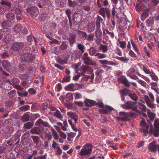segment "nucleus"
<instances>
[{"label": "nucleus", "mask_w": 159, "mask_h": 159, "mask_svg": "<svg viewBox=\"0 0 159 159\" xmlns=\"http://www.w3.org/2000/svg\"><path fill=\"white\" fill-rule=\"evenodd\" d=\"M93 146L91 143H88L82 146L79 155L81 156H86L90 155L92 152Z\"/></svg>", "instance_id": "obj_1"}, {"label": "nucleus", "mask_w": 159, "mask_h": 159, "mask_svg": "<svg viewBox=\"0 0 159 159\" xmlns=\"http://www.w3.org/2000/svg\"><path fill=\"white\" fill-rule=\"evenodd\" d=\"M122 107L125 109L132 111L135 110L137 109L136 102L131 101L127 102L125 104L121 105Z\"/></svg>", "instance_id": "obj_2"}, {"label": "nucleus", "mask_w": 159, "mask_h": 159, "mask_svg": "<svg viewBox=\"0 0 159 159\" xmlns=\"http://www.w3.org/2000/svg\"><path fill=\"white\" fill-rule=\"evenodd\" d=\"M35 57L32 54L30 53H26L21 56V61L24 62L27 61L33 62L35 59Z\"/></svg>", "instance_id": "obj_3"}, {"label": "nucleus", "mask_w": 159, "mask_h": 159, "mask_svg": "<svg viewBox=\"0 0 159 159\" xmlns=\"http://www.w3.org/2000/svg\"><path fill=\"white\" fill-rule=\"evenodd\" d=\"M157 141L155 140L153 141L148 144V150L150 152L156 153L157 152Z\"/></svg>", "instance_id": "obj_4"}, {"label": "nucleus", "mask_w": 159, "mask_h": 159, "mask_svg": "<svg viewBox=\"0 0 159 159\" xmlns=\"http://www.w3.org/2000/svg\"><path fill=\"white\" fill-rule=\"evenodd\" d=\"M24 46L23 42H16L11 46V49L14 51H18L22 49Z\"/></svg>", "instance_id": "obj_5"}, {"label": "nucleus", "mask_w": 159, "mask_h": 159, "mask_svg": "<svg viewBox=\"0 0 159 159\" xmlns=\"http://www.w3.org/2000/svg\"><path fill=\"white\" fill-rule=\"evenodd\" d=\"M135 70L134 68H131L127 71V75L132 79L135 80L138 79V77L135 75Z\"/></svg>", "instance_id": "obj_6"}, {"label": "nucleus", "mask_w": 159, "mask_h": 159, "mask_svg": "<svg viewBox=\"0 0 159 159\" xmlns=\"http://www.w3.org/2000/svg\"><path fill=\"white\" fill-rule=\"evenodd\" d=\"M140 126L142 128L143 130V133L145 134H147L148 133V129L149 128V126L147 125L144 120H142L139 123Z\"/></svg>", "instance_id": "obj_7"}, {"label": "nucleus", "mask_w": 159, "mask_h": 159, "mask_svg": "<svg viewBox=\"0 0 159 159\" xmlns=\"http://www.w3.org/2000/svg\"><path fill=\"white\" fill-rule=\"evenodd\" d=\"M117 80L119 82L122 83L127 87H129L130 86V83L129 82L125 76H122L119 77Z\"/></svg>", "instance_id": "obj_8"}, {"label": "nucleus", "mask_w": 159, "mask_h": 159, "mask_svg": "<svg viewBox=\"0 0 159 159\" xmlns=\"http://www.w3.org/2000/svg\"><path fill=\"white\" fill-rule=\"evenodd\" d=\"M84 60V63L88 65L95 66L96 65V63L95 61L91 59L89 57H83Z\"/></svg>", "instance_id": "obj_9"}, {"label": "nucleus", "mask_w": 159, "mask_h": 159, "mask_svg": "<svg viewBox=\"0 0 159 159\" xmlns=\"http://www.w3.org/2000/svg\"><path fill=\"white\" fill-rule=\"evenodd\" d=\"M99 62L103 66L109 65L113 66H116L117 64L112 61H108L107 59L101 60H99Z\"/></svg>", "instance_id": "obj_10"}, {"label": "nucleus", "mask_w": 159, "mask_h": 159, "mask_svg": "<svg viewBox=\"0 0 159 159\" xmlns=\"http://www.w3.org/2000/svg\"><path fill=\"white\" fill-rule=\"evenodd\" d=\"M128 113L127 112L121 111L119 113V116L117 118L122 120H127L128 119Z\"/></svg>", "instance_id": "obj_11"}, {"label": "nucleus", "mask_w": 159, "mask_h": 159, "mask_svg": "<svg viewBox=\"0 0 159 159\" xmlns=\"http://www.w3.org/2000/svg\"><path fill=\"white\" fill-rule=\"evenodd\" d=\"M84 102L85 106L87 107L93 106L95 104H97L96 102L94 100L89 99L88 98H85L84 99Z\"/></svg>", "instance_id": "obj_12"}, {"label": "nucleus", "mask_w": 159, "mask_h": 159, "mask_svg": "<svg viewBox=\"0 0 159 159\" xmlns=\"http://www.w3.org/2000/svg\"><path fill=\"white\" fill-rule=\"evenodd\" d=\"M76 37V35L74 34H71L69 35L68 41L70 46L72 47V45L75 42Z\"/></svg>", "instance_id": "obj_13"}, {"label": "nucleus", "mask_w": 159, "mask_h": 159, "mask_svg": "<svg viewBox=\"0 0 159 159\" xmlns=\"http://www.w3.org/2000/svg\"><path fill=\"white\" fill-rule=\"evenodd\" d=\"M32 16H34V14L36 16H37L38 15L39 10L38 8L35 6H33L31 7L30 11H28Z\"/></svg>", "instance_id": "obj_14"}, {"label": "nucleus", "mask_w": 159, "mask_h": 159, "mask_svg": "<svg viewBox=\"0 0 159 159\" xmlns=\"http://www.w3.org/2000/svg\"><path fill=\"white\" fill-rule=\"evenodd\" d=\"M108 10L106 7H101L99 11V14L101 15L104 18L106 17L105 14Z\"/></svg>", "instance_id": "obj_15"}, {"label": "nucleus", "mask_w": 159, "mask_h": 159, "mask_svg": "<svg viewBox=\"0 0 159 159\" xmlns=\"http://www.w3.org/2000/svg\"><path fill=\"white\" fill-rule=\"evenodd\" d=\"M53 115L54 117L61 120H62L63 118V116L58 110H57L56 111L53 113Z\"/></svg>", "instance_id": "obj_16"}, {"label": "nucleus", "mask_w": 159, "mask_h": 159, "mask_svg": "<svg viewBox=\"0 0 159 159\" xmlns=\"http://www.w3.org/2000/svg\"><path fill=\"white\" fill-rule=\"evenodd\" d=\"M20 133L19 131H18L12 137V139L14 141H16L18 140L17 142H18L20 141Z\"/></svg>", "instance_id": "obj_17"}, {"label": "nucleus", "mask_w": 159, "mask_h": 159, "mask_svg": "<svg viewBox=\"0 0 159 159\" xmlns=\"http://www.w3.org/2000/svg\"><path fill=\"white\" fill-rule=\"evenodd\" d=\"M103 20V19L99 16L97 15L96 20V27L97 28H100L101 22Z\"/></svg>", "instance_id": "obj_18"}, {"label": "nucleus", "mask_w": 159, "mask_h": 159, "mask_svg": "<svg viewBox=\"0 0 159 159\" xmlns=\"http://www.w3.org/2000/svg\"><path fill=\"white\" fill-rule=\"evenodd\" d=\"M36 125H38L37 127L38 128V129L39 131V134L42 133H46L45 130V127L43 126V125L39 124Z\"/></svg>", "instance_id": "obj_19"}, {"label": "nucleus", "mask_w": 159, "mask_h": 159, "mask_svg": "<svg viewBox=\"0 0 159 159\" xmlns=\"http://www.w3.org/2000/svg\"><path fill=\"white\" fill-rule=\"evenodd\" d=\"M41 124L43 125V126L46 127H49L50 125L46 122L44 121L41 119H39L36 122L35 124L38 125V124Z\"/></svg>", "instance_id": "obj_20"}, {"label": "nucleus", "mask_w": 159, "mask_h": 159, "mask_svg": "<svg viewBox=\"0 0 159 159\" xmlns=\"http://www.w3.org/2000/svg\"><path fill=\"white\" fill-rule=\"evenodd\" d=\"M31 137L35 145L42 141L39 137L37 136H32Z\"/></svg>", "instance_id": "obj_21"}, {"label": "nucleus", "mask_w": 159, "mask_h": 159, "mask_svg": "<svg viewBox=\"0 0 159 159\" xmlns=\"http://www.w3.org/2000/svg\"><path fill=\"white\" fill-rule=\"evenodd\" d=\"M95 36L97 38H101L102 35V31L101 29H98L96 27V31L95 32Z\"/></svg>", "instance_id": "obj_22"}, {"label": "nucleus", "mask_w": 159, "mask_h": 159, "mask_svg": "<svg viewBox=\"0 0 159 159\" xmlns=\"http://www.w3.org/2000/svg\"><path fill=\"white\" fill-rule=\"evenodd\" d=\"M68 47V43L66 41H63L61 43L60 48L61 50H64L66 49Z\"/></svg>", "instance_id": "obj_23"}, {"label": "nucleus", "mask_w": 159, "mask_h": 159, "mask_svg": "<svg viewBox=\"0 0 159 159\" xmlns=\"http://www.w3.org/2000/svg\"><path fill=\"white\" fill-rule=\"evenodd\" d=\"M2 64L3 67L5 69L9 68L10 66V63L6 60H3L2 61Z\"/></svg>", "instance_id": "obj_24"}, {"label": "nucleus", "mask_w": 159, "mask_h": 159, "mask_svg": "<svg viewBox=\"0 0 159 159\" xmlns=\"http://www.w3.org/2000/svg\"><path fill=\"white\" fill-rule=\"evenodd\" d=\"M6 18L9 20H12L14 19L15 16L12 12H9L6 14Z\"/></svg>", "instance_id": "obj_25"}, {"label": "nucleus", "mask_w": 159, "mask_h": 159, "mask_svg": "<svg viewBox=\"0 0 159 159\" xmlns=\"http://www.w3.org/2000/svg\"><path fill=\"white\" fill-rule=\"evenodd\" d=\"M107 56V55L105 54L99 52H97L95 55V57L99 59H104L106 58Z\"/></svg>", "instance_id": "obj_26"}, {"label": "nucleus", "mask_w": 159, "mask_h": 159, "mask_svg": "<svg viewBox=\"0 0 159 159\" xmlns=\"http://www.w3.org/2000/svg\"><path fill=\"white\" fill-rule=\"evenodd\" d=\"M51 131L54 139L55 140L58 139L59 138V136L55 130L54 128H52L51 129Z\"/></svg>", "instance_id": "obj_27"}, {"label": "nucleus", "mask_w": 159, "mask_h": 159, "mask_svg": "<svg viewBox=\"0 0 159 159\" xmlns=\"http://www.w3.org/2000/svg\"><path fill=\"white\" fill-rule=\"evenodd\" d=\"M88 50L89 53L91 56H95V54L97 53V50L93 47L91 48Z\"/></svg>", "instance_id": "obj_28"}, {"label": "nucleus", "mask_w": 159, "mask_h": 159, "mask_svg": "<svg viewBox=\"0 0 159 159\" xmlns=\"http://www.w3.org/2000/svg\"><path fill=\"white\" fill-rule=\"evenodd\" d=\"M29 143V139L26 137H22V144L23 146L28 145Z\"/></svg>", "instance_id": "obj_29"}, {"label": "nucleus", "mask_w": 159, "mask_h": 159, "mask_svg": "<svg viewBox=\"0 0 159 159\" xmlns=\"http://www.w3.org/2000/svg\"><path fill=\"white\" fill-rule=\"evenodd\" d=\"M21 25L19 24H17L14 28V31L16 33L19 32L21 30Z\"/></svg>", "instance_id": "obj_30"}, {"label": "nucleus", "mask_w": 159, "mask_h": 159, "mask_svg": "<svg viewBox=\"0 0 159 159\" xmlns=\"http://www.w3.org/2000/svg\"><path fill=\"white\" fill-rule=\"evenodd\" d=\"M95 25L94 24H89L88 27V31L89 33L93 32L95 30Z\"/></svg>", "instance_id": "obj_31"}, {"label": "nucleus", "mask_w": 159, "mask_h": 159, "mask_svg": "<svg viewBox=\"0 0 159 159\" xmlns=\"http://www.w3.org/2000/svg\"><path fill=\"white\" fill-rule=\"evenodd\" d=\"M37 127H34L32 128L30 130V132L32 134H37L39 135V131Z\"/></svg>", "instance_id": "obj_32"}, {"label": "nucleus", "mask_w": 159, "mask_h": 159, "mask_svg": "<svg viewBox=\"0 0 159 159\" xmlns=\"http://www.w3.org/2000/svg\"><path fill=\"white\" fill-rule=\"evenodd\" d=\"M129 96L132 100L135 101H137L138 99V97L136 94L134 93H131L129 94Z\"/></svg>", "instance_id": "obj_33"}, {"label": "nucleus", "mask_w": 159, "mask_h": 159, "mask_svg": "<svg viewBox=\"0 0 159 159\" xmlns=\"http://www.w3.org/2000/svg\"><path fill=\"white\" fill-rule=\"evenodd\" d=\"M30 115L27 112L25 113L23 115L22 118V120L23 121H26L29 120Z\"/></svg>", "instance_id": "obj_34"}, {"label": "nucleus", "mask_w": 159, "mask_h": 159, "mask_svg": "<svg viewBox=\"0 0 159 159\" xmlns=\"http://www.w3.org/2000/svg\"><path fill=\"white\" fill-rule=\"evenodd\" d=\"M142 69L143 71L146 74L150 75L152 72L149 69L148 66L142 65Z\"/></svg>", "instance_id": "obj_35"}, {"label": "nucleus", "mask_w": 159, "mask_h": 159, "mask_svg": "<svg viewBox=\"0 0 159 159\" xmlns=\"http://www.w3.org/2000/svg\"><path fill=\"white\" fill-rule=\"evenodd\" d=\"M34 125L31 122H28L24 124V127L27 129H30L33 127Z\"/></svg>", "instance_id": "obj_36"}, {"label": "nucleus", "mask_w": 159, "mask_h": 159, "mask_svg": "<svg viewBox=\"0 0 159 159\" xmlns=\"http://www.w3.org/2000/svg\"><path fill=\"white\" fill-rule=\"evenodd\" d=\"M130 42L134 51H135V52H137L138 54H139V52L136 44L133 42L132 40H130Z\"/></svg>", "instance_id": "obj_37"}, {"label": "nucleus", "mask_w": 159, "mask_h": 159, "mask_svg": "<svg viewBox=\"0 0 159 159\" xmlns=\"http://www.w3.org/2000/svg\"><path fill=\"white\" fill-rule=\"evenodd\" d=\"M100 49L102 50L103 53H105L108 50V46L106 45L101 44L100 46Z\"/></svg>", "instance_id": "obj_38"}, {"label": "nucleus", "mask_w": 159, "mask_h": 159, "mask_svg": "<svg viewBox=\"0 0 159 159\" xmlns=\"http://www.w3.org/2000/svg\"><path fill=\"white\" fill-rule=\"evenodd\" d=\"M118 41L120 44V47L122 49H125L126 48V43L123 41H120L119 39H118Z\"/></svg>", "instance_id": "obj_39"}, {"label": "nucleus", "mask_w": 159, "mask_h": 159, "mask_svg": "<svg viewBox=\"0 0 159 159\" xmlns=\"http://www.w3.org/2000/svg\"><path fill=\"white\" fill-rule=\"evenodd\" d=\"M30 109V106L28 105H26L22 106L19 108V109L21 111H26Z\"/></svg>", "instance_id": "obj_40"}, {"label": "nucleus", "mask_w": 159, "mask_h": 159, "mask_svg": "<svg viewBox=\"0 0 159 159\" xmlns=\"http://www.w3.org/2000/svg\"><path fill=\"white\" fill-rule=\"evenodd\" d=\"M147 115L150 120L152 121L154 120L156 116L155 114L152 112H148Z\"/></svg>", "instance_id": "obj_41"}, {"label": "nucleus", "mask_w": 159, "mask_h": 159, "mask_svg": "<svg viewBox=\"0 0 159 159\" xmlns=\"http://www.w3.org/2000/svg\"><path fill=\"white\" fill-rule=\"evenodd\" d=\"M55 4L57 7H62L64 5L63 3L61 0H55Z\"/></svg>", "instance_id": "obj_42"}, {"label": "nucleus", "mask_w": 159, "mask_h": 159, "mask_svg": "<svg viewBox=\"0 0 159 159\" xmlns=\"http://www.w3.org/2000/svg\"><path fill=\"white\" fill-rule=\"evenodd\" d=\"M66 97L67 101L73 100V97L72 93H67L66 95Z\"/></svg>", "instance_id": "obj_43"}, {"label": "nucleus", "mask_w": 159, "mask_h": 159, "mask_svg": "<svg viewBox=\"0 0 159 159\" xmlns=\"http://www.w3.org/2000/svg\"><path fill=\"white\" fill-rule=\"evenodd\" d=\"M122 95H128L130 93H129V90L126 89H124L121 92Z\"/></svg>", "instance_id": "obj_44"}, {"label": "nucleus", "mask_w": 159, "mask_h": 159, "mask_svg": "<svg viewBox=\"0 0 159 159\" xmlns=\"http://www.w3.org/2000/svg\"><path fill=\"white\" fill-rule=\"evenodd\" d=\"M150 76L151 77L152 80L157 81L158 80V77L155 75L154 73L153 72H152V73L150 74Z\"/></svg>", "instance_id": "obj_45"}, {"label": "nucleus", "mask_w": 159, "mask_h": 159, "mask_svg": "<svg viewBox=\"0 0 159 159\" xmlns=\"http://www.w3.org/2000/svg\"><path fill=\"white\" fill-rule=\"evenodd\" d=\"M138 103L139 105V108L141 109L143 111L146 112V108L145 106L143 103L139 102Z\"/></svg>", "instance_id": "obj_46"}, {"label": "nucleus", "mask_w": 159, "mask_h": 159, "mask_svg": "<svg viewBox=\"0 0 159 159\" xmlns=\"http://www.w3.org/2000/svg\"><path fill=\"white\" fill-rule=\"evenodd\" d=\"M77 47L81 53H83L84 52V46L81 43H79L77 45Z\"/></svg>", "instance_id": "obj_47"}, {"label": "nucleus", "mask_w": 159, "mask_h": 159, "mask_svg": "<svg viewBox=\"0 0 159 159\" xmlns=\"http://www.w3.org/2000/svg\"><path fill=\"white\" fill-rule=\"evenodd\" d=\"M70 76H66L64 77L61 81L62 83L68 82L70 81Z\"/></svg>", "instance_id": "obj_48"}, {"label": "nucleus", "mask_w": 159, "mask_h": 159, "mask_svg": "<svg viewBox=\"0 0 159 159\" xmlns=\"http://www.w3.org/2000/svg\"><path fill=\"white\" fill-rule=\"evenodd\" d=\"M153 135L156 137L159 136V127L158 128H155L153 130Z\"/></svg>", "instance_id": "obj_49"}, {"label": "nucleus", "mask_w": 159, "mask_h": 159, "mask_svg": "<svg viewBox=\"0 0 159 159\" xmlns=\"http://www.w3.org/2000/svg\"><path fill=\"white\" fill-rule=\"evenodd\" d=\"M74 84L73 83H71L67 85L65 88L68 90L71 91L74 89Z\"/></svg>", "instance_id": "obj_50"}, {"label": "nucleus", "mask_w": 159, "mask_h": 159, "mask_svg": "<svg viewBox=\"0 0 159 159\" xmlns=\"http://www.w3.org/2000/svg\"><path fill=\"white\" fill-rule=\"evenodd\" d=\"M116 9H117L116 6H114V7H113L112 9L111 14L112 16V17L111 18V19L114 20V16L116 15V12L117 11L116 10Z\"/></svg>", "instance_id": "obj_51"}, {"label": "nucleus", "mask_w": 159, "mask_h": 159, "mask_svg": "<svg viewBox=\"0 0 159 159\" xmlns=\"http://www.w3.org/2000/svg\"><path fill=\"white\" fill-rule=\"evenodd\" d=\"M151 102L150 101H147L146 102L147 106L151 108H155V105L154 104L151 103Z\"/></svg>", "instance_id": "obj_52"}, {"label": "nucleus", "mask_w": 159, "mask_h": 159, "mask_svg": "<svg viewBox=\"0 0 159 159\" xmlns=\"http://www.w3.org/2000/svg\"><path fill=\"white\" fill-rule=\"evenodd\" d=\"M68 3L70 7H74L77 5L75 1H72L71 0H68Z\"/></svg>", "instance_id": "obj_53"}, {"label": "nucleus", "mask_w": 159, "mask_h": 159, "mask_svg": "<svg viewBox=\"0 0 159 159\" xmlns=\"http://www.w3.org/2000/svg\"><path fill=\"white\" fill-rule=\"evenodd\" d=\"M94 35L93 34H91L88 35L87 38V40L89 42L93 41V40Z\"/></svg>", "instance_id": "obj_54"}, {"label": "nucleus", "mask_w": 159, "mask_h": 159, "mask_svg": "<svg viewBox=\"0 0 159 159\" xmlns=\"http://www.w3.org/2000/svg\"><path fill=\"white\" fill-rule=\"evenodd\" d=\"M117 59L119 60L124 62H126L129 60V59L126 57H118Z\"/></svg>", "instance_id": "obj_55"}, {"label": "nucleus", "mask_w": 159, "mask_h": 159, "mask_svg": "<svg viewBox=\"0 0 159 159\" xmlns=\"http://www.w3.org/2000/svg\"><path fill=\"white\" fill-rule=\"evenodd\" d=\"M19 82V80L18 79L16 78H14L12 79L11 81V84L13 85L18 84Z\"/></svg>", "instance_id": "obj_56"}, {"label": "nucleus", "mask_w": 159, "mask_h": 159, "mask_svg": "<svg viewBox=\"0 0 159 159\" xmlns=\"http://www.w3.org/2000/svg\"><path fill=\"white\" fill-rule=\"evenodd\" d=\"M74 94H75V99H80L82 98V94L79 93H74Z\"/></svg>", "instance_id": "obj_57"}, {"label": "nucleus", "mask_w": 159, "mask_h": 159, "mask_svg": "<svg viewBox=\"0 0 159 159\" xmlns=\"http://www.w3.org/2000/svg\"><path fill=\"white\" fill-rule=\"evenodd\" d=\"M59 133L60 134V136L61 137L64 139H66V135L65 132L62 131H59Z\"/></svg>", "instance_id": "obj_58"}, {"label": "nucleus", "mask_w": 159, "mask_h": 159, "mask_svg": "<svg viewBox=\"0 0 159 159\" xmlns=\"http://www.w3.org/2000/svg\"><path fill=\"white\" fill-rule=\"evenodd\" d=\"M28 92L30 94L34 95L36 93V91L33 88H30L28 90Z\"/></svg>", "instance_id": "obj_59"}, {"label": "nucleus", "mask_w": 159, "mask_h": 159, "mask_svg": "<svg viewBox=\"0 0 159 159\" xmlns=\"http://www.w3.org/2000/svg\"><path fill=\"white\" fill-rule=\"evenodd\" d=\"M37 148L38 149H40L43 146L42 141H40L38 143L36 144Z\"/></svg>", "instance_id": "obj_60"}, {"label": "nucleus", "mask_w": 159, "mask_h": 159, "mask_svg": "<svg viewBox=\"0 0 159 159\" xmlns=\"http://www.w3.org/2000/svg\"><path fill=\"white\" fill-rule=\"evenodd\" d=\"M154 125L155 128H158L159 127V119H156L154 122Z\"/></svg>", "instance_id": "obj_61"}, {"label": "nucleus", "mask_w": 159, "mask_h": 159, "mask_svg": "<svg viewBox=\"0 0 159 159\" xmlns=\"http://www.w3.org/2000/svg\"><path fill=\"white\" fill-rule=\"evenodd\" d=\"M62 153V150L59 146L57 148L56 154L57 155H60Z\"/></svg>", "instance_id": "obj_62"}, {"label": "nucleus", "mask_w": 159, "mask_h": 159, "mask_svg": "<svg viewBox=\"0 0 159 159\" xmlns=\"http://www.w3.org/2000/svg\"><path fill=\"white\" fill-rule=\"evenodd\" d=\"M58 63L61 65H63L65 64H66L67 61L65 59H60L57 61Z\"/></svg>", "instance_id": "obj_63"}, {"label": "nucleus", "mask_w": 159, "mask_h": 159, "mask_svg": "<svg viewBox=\"0 0 159 159\" xmlns=\"http://www.w3.org/2000/svg\"><path fill=\"white\" fill-rule=\"evenodd\" d=\"M129 55L131 57L134 58H135L137 57L136 54L131 49L129 51Z\"/></svg>", "instance_id": "obj_64"}]
</instances>
